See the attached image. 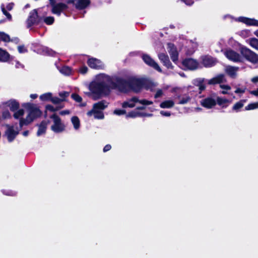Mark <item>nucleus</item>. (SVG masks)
Listing matches in <instances>:
<instances>
[{
    "label": "nucleus",
    "mask_w": 258,
    "mask_h": 258,
    "mask_svg": "<svg viewBox=\"0 0 258 258\" xmlns=\"http://www.w3.org/2000/svg\"><path fill=\"white\" fill-rule=\"evenodd\" d=\"M113 90L120 93L134 92L139 93L143 88L153 91L156 84L154 82H110Z\"/></svg>",
    "instance_id": "1"
},
{
    "label": "nucleus",
    "mask_w": 258,
    "mask_h": 258,
    "mask_svg": "<svg viewBox=\"0 0 258 258\" xmlns=\"http://www.w3.org/2000/svg\"><path fill=\"white\" fill-rule=\"evenodd\" d=\"M108 82L109 84H106L105 82H90L89 85L90 92L86 93V94L94 100L108 96L111 90H113L112 87V83Z\"/></svg>",
    "instance_id": "2"
},
{
    "label": "nucleus",
    "mask_w": 258,
    "mask_h": 258,
    "mask_svg": "<svg viewBox=\"0 0 258 258\" xmlns=\"http://www.w3.org/2000/svg\"><path fill=\"white\" fill-rule=\"evenodd\" d=\"M22 106L26 109L28 111V117L33 119L34 121L35 119L41 117L42 114V112L40 109L35 106V105L31 103H24L22 104Z\"/></svg>",
    "instance_id": "3"
},
{
    "label": "nucleus",
    "mask_w": 258,
    "mask_h": 258,
    "mask_svg": "<svg viewBox=\"0 0 258 258\" xmlns=\"http://www.w3.org/2000/svg\"><path fill=\"white\" fill-rule=\"evenodd\" d=\"M50 118L53 120L54 123L51 126V130L54 133H58L64 131L65 126L61 122V118L56 113H54L50 116Z\"/></svg>",
    "instance_id": "4"
},
{
    "label": "nucleus",
    "mask_w": 258,
    "mask_h": 258,
    "mask_svg": "<svg viewBox=\"0 0 258 258\" xmlns=\"http://www.w3.org/2000/svg\"><path fill=\"white\" fill-rule=\"evenodd\" d=\"M241 54L248 61L253 63H258V54L248 48L242 47L240 48Z\"/></svg>",
    "instance_id": "5"
},
{
    "label": "nucleus",
    "mask_w": 258,
    "mask_h": 258,
    "mask_svg": "<svg viewBox=\"0 0 258 258\" xmlns=\"http://www.w3.org/2000/svg\"><path fill=\"white\" fill-rule=\"evenodd\" d=\"M182 65L187 69L194 70L198 68L199 63L192 58H186L183 60Z\"/></svg>",
    "instance_id": "6"
},
{
    "label": "nucleus",
    "mask_w": 258,
    "mask_h": 258,
    "mask_svg": "<svg viewBox=\"0 0 258 258\" xmlns=\"http://www.w3.org/2000/svg\"><path fill=\"white\" fill-rule=\"evenodd\" d=\"M224 54L227 58L234 62L240 61L242 59V57L238 53L231 49L225 51Z\"/></svg>",
    "instance_id": "7"
},
{
    "label": "nucleus",
    "mask_w": 258,
    "mask_h": 258,
    "mask_svg": "<svg viewBox=\"0 0 258 258\" xmlns=\"http://www.w3.org/2000/svg\"><path fill=\"white\" fill-rule=\"evenodd\" d=\"M6 126L8 127V129L5 132V134L7 136L8 141L9 142H12L19 134V132L15 131L14 126L12 125L10 126L9 124H6Z\"/></svg>",
    "instance_id": "8"
},
{
    "label": "nucleus",
    "mask_w": 258,
    "mask_h": 258,
    "mask_svg": "<svg viewBox=\"0 0 258 258\" xmlns=\"http://www.w3.org/2000/svg\"><path fill=\"white\" fill-rule=\"evenodd\" d=\"M39 21L37 11L36 10H33L30 13L29 16L27 21L28 27H30L32 25L38 23Z\"/></svg>",
    "instance_id": "9"
},
{
    "label": "nucleus",
    "mask_w": 258,
    "mask_h": 258,
    "mask_svg": "<svg viewBox=\"0 0 258 258\" xmlns=\"http://www.w3.org/2000/svg\"><path fill=\"white\" fill-rule=\"evenodd\" d=\"M142 58L147 65L152 67L158 72H161V69L159 65L149 55L144 54L142 56Z\"/></svg>",
    "instance_id": "10"
},
{
    "label": "nucleus",
    "mask_w": 258,
    "mask_h": 258,
    "mask_svg": "<svg viewBox=\"0 0 258 258\" xmlns=\"http://www.w3.org/2000/svg\"><path fill=\"white\" fill-rule=\"evenodd\" d=\"M87 63L90 68L93 69H103L104 68V64L99 59L95 58L89 59Z\"/></svg>",
    "instance_id": "11"
},
{
    "label": "nucleus",
    "mask_w": 258,
    "mask_h": 258,
    "mask_svg": "<svg viewBox=\"0 0 258 258\" xmlns=\"http://www.w3.org/2000/svg\"><path fill=\"white\" fill-rule=\"evenodd\" d=\"M51 5L52 6V13L58 16L63 10L68 8V6L63 3L52 4Z\"/></svg>",
    "instance_id": "12"
},
{
    "label": "nucleus",
    "mask_w": 258,
    "mask_h": 258,
    "mask_svg": "<svg viewBox=\"0 0 258 258\" xmlns=\"http://www.w3.org/2000/svg\"><path fill=\"white\" fill-rule=\"evenodd\" d=\"M168 51L170 55L171 58L173 62L178 60V53L177 49L173 44L169 43L167 44Z\"/></svg>",
    "instance_id": "13"
},
{
    "label": "nucleus",
    "mask_w": 258,
    "mask_h": 258,
    "mask_svg": "<svg viewBox=\"0 0 258 258\" xmlns=\"http://www.w3.org/2000/svg\"><path fill=\"white\" fill-rule=\"evenodd\" d=\"M201 104L203 107L210 109L216 105V101L212 97H207L202 100Z\"/></svg>",
    "instance_id": "14"
},
{
    "label": "nucleus",
    "mask_w": 258,
    "mask_h": 258,
    "mask_svg": "<svg viewBox=\"0 0 258 258\" xmlns=\"http://www.w3.org/2000/svg\"><path fill=\"white\" fill-rule=\"evenodd\" d=\"M4 104L9 107L10 110L12 112L17 111L20 107L19 102L15 99H10L4 103Z\"/></svg>",
    "instance_id": "15"
},
{
    "label": "nucleus",
    "mask_w": 258,
    "mask_h": 258,
    "mask_svg": "<svg viewBox=\"0 0 258 258\" xmlns=\"http://www.w3.org/2000/svg\"><path fill=\"white\" fill-rule=\"evenodd\" d=\"M159 59L163 62V64L168 69H173V66L170 62L168 56L165 53H161L158 54Z\"/></svg>",
    "instance_id": "16"
},
{
    "label": "nucleus",
    "mask_w": 258,
    "mask_h": 258,
    "mask_svg": "<svg viewBox=\"0 0 258 258\" xmlns=\"http://www.w3.org/2000/svg\"><path fill=\"white\" fill-rule=\"evenodd\" d=\"M49 123V121L42 120L40 124H37L38 126V130L37 132V136H40L42 134L46 133L47 125Z\"/></svg>",
    "instance_id": "17"
},
{
    "label": "nucleus",
    "mask_w": 258,
    "mask_h": 258,
    "mask_svg": "<svg viewBox=\"0 0 258 258\" xmlns=\"http://www.w3.org/2000/svg\"><path fill=\"white\" fill-rule=\"evenodd\" d=\"M153 115L151 113H147L145 112H140L135 111H131L128 112L126 115V117L136 118L137 117H145V116H152Z\"/></svg>",
    "instance_id": "18"
},
{
    "label": "nucleus",
    "mask_w": 258,
    "mask_h": 258,
    "mask_svg": "<svg viewBox=\"0 0 258 258\" xmlns=\"http://www.w3.org/2000/svg\"><path fill=\"white\" fill-rule=\"evenodd\" d=\"M90 4V0H77L75 4V7L77 9L83 10L87 8Z\"/></svg>",
    "instance_id": "19"
},
{
    "label": "nucleus",
    "mask_w": 258,
    "mask_h": 258,
    "mask_svg": "<svg viewBox=\"0 0 258 258\" xmlns=\"http://www.w3.org/2000/svg\"><path fill=\"white\" fill-rule=\"evenodd\" d=\"M107 102L105 100H102L96 103H94L93 105V107L95 110L102 111L107 107L108 105L105 104Z\"/></svg>",
    "instance_id": "20"
},
{
    "label": "nucleus",
    "mask_w": 258,
    "mask_h": 258,
    "mask_svg": "<svg viewBox=\"0 0 258 258\" xmlns=\"http://www.w3.org/2000/svg\"><path fill=\"white\" fill-rule=\"evenodd\" d=\"M215 62V61L211 56H205L202 58V63L206 67H211Z\"/></svg>",
    "instance_id": "21"
},
{
    "label": "nucleus",
    "mask_w": 258,
    "mask_h": 258,
    "mask_svg": "<svg viewBox=\"0 0 258 258\" xmlns=\"http://www.w3.org/2000/svg\"><path fill=\"white\" fill-rule=\"evenodd\" d=\"M229 102L227 99L222 98L218 97L217 98L216 104L217 103L219 106H221L222 108H226L228 107V103Z\"/></svg>",
    "instance_id": "22"
},
{
    "label": "nucleus",
    "mask_w": 258,
    "mask_h": 258,
    "mask_svg": "<svg viewBox=\"0 0 258 258\" xmlns=\"http://www.w3.org/2000/svg\"><path fill=\"white\" fill-rule=\"evenodd\" d=\"M33 121V119L30 118L27 115L26 118L21 117L20 118L19 125L22 128L24 125H28Z\"/></svg>",
    "instance_id": "23"
},
{
    "label": "nucleus",
    "mask_w": 258,
    "mask_h": 258,
    "mask_svg": "<svg viewBox=\"0 0 258 258\" xmlns=\"http://www.w3.org/2000/svg\"><path fill=\"white\" fill-rule=\"evenodd\" d=\"M174 105V102L172 100H165L162 102L160 104V107L162 108H171Z\"/></svg>",
    "instance_id": "24"
},
{
    "label": "nucleus",
    "mask_w": 258,
    "mask_h": 258,
    "mask_svg": "<svg viewBox=\"0 0 258 258\" xmlns=\"http://www.w3.org/2000/svg\"><path fill=\"white\" fill-rule=\"evenodd\" d=\"M95 81H112L114 78L105 74H100L96 76Z\"/></svg>",
    "instance_id": "25"
},
{
    "label": "nucleus",
    "mask_w": 258,
    "mask_h": 258,
    "mask_svg": "<svg viewBox=\"0 0 258 258\" xmlns=\"http://www.w3.org/2000/svg\"><path fill=\"white\" fill-rule=\"evenodd\" d=\"M238 68L233 67H227L226 69V71L227 73L231 77L232 79H234L235 76H236V72L237 71Z\"/></svg>",
    "instance_id": "26"
},
{
    "label": "nucleus",
    "mask_w": 258,
    "mask_h": 258,
    "mask_svg": "<svg viewBox=\"0 0 258 258\" xmlns=\"http://www.w3.org/2000/svg\"><path fill=\"white\" fill-rule=\"evenodd\" d=\"M9 57V54L6 51L0 48V61L3 62L7 61Z\"/></svg>",
    "instance_id": "27"
},
{
    "label": "nucleus",
    "mask_w": 258,
    "mask_h": 258,
    "mask_svg": "<svg viewBox=\"0 0 258 258\" xmlns=\"http://www.w3.org/2000/svg\"><path fill=\"white\" fill-rule=\"evenodd\" d=\"M71 121L75 130H78L80 127V121L79 117L77 116H74L71 118Z\"/></svg>",
    "instance_id": "28"
},
{
    "label": "nucleus",
    "mask_w": 258,
    "mask_h": 258,
    "mask_svg": "<svg viewBox=\"0 0 258 258\" xmlns=\"http://www.w3.org/2000/svg\"><path fill=\"white\" fill-rule=\"evenodd\" d=\"M242 21L249 25L258 26V21L254 19H250L245 18H242Z\"/></svg>",
    "instance_id": "29"
},
{
    "label": "nucleus",
    "mask_w": 258,
    "mask_h": 258,
    "mask_svg": "<svg viewBox=\"0 0 258 258\" xmlns=\"http://www.w3.org/2000/svg\"><path fill=\"white\" fill-rule=\"evenodd\" d=\"M249 44L253 48L258 50V39L255 38L249 39L248 40Z\"/></svg>",
    "instance_id": "30"
},
{
    "label": "nucleus",
    "mask_w": 258,
    "mask_h": 258,
    "mask_svg": "<svg viewBox=\"0 0 258 258\" xmlns=\"http://www.w3.org/2000/svg\"><path fill=\"white\" fill-rule=\"evenodd\" d=\"M59 71L61 74L66 76H69L72 74V70L71 68L67 66L63 67L59 70Z\"/></svg>",
    "instance_id": "31"
},
{
    "label": "nucleus",
    "mask_w": 258,
    "mask_h": 258,
    "mask_svg": "<svg viewBox=\"0 0 258 258\" xmlns=\"http://www.w3.org/2000/svg\"><path fill=\"white\" fill-rule=\"evenodd\" d=\"M52 93H46L40 96V99L43 101H50L51 100Z\"/></svg>",
    "instance_id": "32"
},
{
    "label": "nucleus",
    "mask_w": 258,
    "mask_h": 258,
    "mask_svg": "<svg viewBox=\"0 0 258 258\" xmlns=\"http://www.w3.org/2000/svg\"><path fill=\"white\" fill-rule=\"evenodd\" d=\"M25 111L23 109H18L17 111L14 112L13 116L15 119H20V117L24 115Z\"/></svg>",
    "instance_id": "33"
},
{
    "label": "nucleus",
    "mask_w": 258,
    "mask_h": 258,
    "mask_svg": "<svg viewBox=\"0 0 258 258\" xmlns=\"http://www.w3.org/2000/svg\"><path fill=\"white\" fill-rule=\"evenodd\" d=\"M243 101L244 100H241L237 102H236L233 106L232 110H235L236 111H238L239 109L242 108L243 106Z\"/></svg>",
    "instance_id": "34"
},
{
    "label": "nucleus",
    "mask_w": 258,
    "mask_h": 258,
    "mask_svg": "<svg viewBox=\"0 0 258 258\" xmlns=\"http://www.w3.org/2000/svg\"><path fill=\"white\" fill-rule=\"evenodd\" d=\"M1 7V9H2L3 13L6 16L7 18L9 20H12V16L8 12V10H6L5 5L3 4H2Z\"/></svg>",
    "instance_id": "35"
},
{
    "label": "nucleus",
    "mask_w": 258,
    "mask_h": 258,
    "mask_svg": "<svg viewBox=\"0 0 258 258\" xmlns=\"http://www.w3.org/2000/svg\"><path fill=\"white\" fill-rule=\"evenodd\" d=\"M224 82H208V84L212 85V84H220V87L221 88L226 90H230L231 87L227 85H222L221 84V83H223Z\"/></svg>",
    "instance_id": "36"
},
{
    "label": "nucleus",
    "mask_w": 258,
    "mask_h": 258,
    "mask_svg": "<svg viewBox=\"0 0 258 258\" xmlns=\"http://www.w3.org/2000/svg\"><path fill=\"white\" fill-rule=\"evenodd\" d=\"M256 108H258V102L249 103L245 107L246 110H253Z\"/></svg>",
    "instance_id": "37"
},
{
    "label": "nucleus",
    "mask_w": 258,
    "mask_h": 258,
    "mask_svg": "<svg viewBox=\"0 0 258 258\" xmlns=\"http://www.w3.org/2000/svg\"><path fill=\"white\" fill-rule=\"evenodd\" d=\"M0 40L5 42H9L10 41V36L4 32H0Z\"/></svg>",
    "instance_id": "38"
},
{
    "label": "nucleus",
    "mask_w": 258,
    "mask_h": 258,
    "mask_svg": "<svg viewBox=\"0 0 258 258\" xmlns=\"http://www.w3.org/2000/svg\"><path fill=\"white\" fill-rule=\"evenodd\" d=\"M71 98L75 101L80 103L82 101V98L77 93H73L71 95Z\"/></svg>",
    "instance_id": "39"
},
{
    "label": "nucleus",
    "mask_w": 258,
    "mask_h": 258,
    "mask_svg": "<svg viewBox=\"0 0 258 258\" xmlns=\"http://www.w3.org/2000/svg\"><path fill=\"white\" fill-rule=\"evenodd\" d=\"M94 117L96 119H102L104 118V115L102 111L96 110Z\"/></svg>",
    "instance_id": "40"
},
{
    "label": "nucleus",
    "mask_w": 258,
    "mask_h": 258,
    "mask_svg": "<svg viewBox=\"0 0 258 258\" xmlns=\"http://www.w3.org/2000/svg\"><path fill=\"white\" fill-rule=\"evenodd\" d=\"M2 191L4 195L8 196H16L17 195L16 192L11 190L3 189Z\"/></svg>",
    "instance_id": "41"
},
{
    "label": "nucleus",
    "mask_w": 258,
    "mask_h": 258,
    "mask_svg": "<svg viewBox=\"0 0 258 258\" xmlns=\"http://www.w3.org/2000/svg\"><path fill=\"white\" fill-rule=\"evenodd\" d=\"M64 101V99H61L60 98L57 97H51V102L54 104H58L60 102Z\"/></svg>",
    "instance_id": "42"
},
{
    "label": "nucleus",
    "mask_w": 258,
    "mask_h": 258,
    "mask_svg": "<svg viewBox=\"0 0 258 258\" xmlns=\"http://www.w3.org/2000/svg\"><path fill=\"white\" fill-rule=\"evenodd\" d=\"M191 98L189 96H186L185 97H182L179 101L178 104H185L190 100Z\"/></svg>",
    "instance_id": "43"
},
{
    "label": "nucleus",
    "mask_w": 258,
    "mask_h": 258,
    "mask_svg": "<svg viewBox=\"0 0 258 258\" xmlns=\"http://www.w3.org/2000/svg\"><path fill=\"white\" fill-rule=\"evenodd\" d=\"M54 18L53 17H47L44 19V22L47 25H51L54 22Z\"/></svg>",
    "instance_id": "44"
},
{
    "label": "nucleus",
    "mask_w": 258,
    "mask_h": 258,
    "mask_svg": "<svg viewBox=\"0 0 258 258\" xmlns=\"http://www.w3.org/2000/svg\"><path fill=\"white\" fill-rule=\"evenodd\" d=\"M135 106V103H130L127 101H124L122 103V107L123 108H133Z\"/></svg>",
    "instance_id": "45"
},
{
    "label": "nucleus",
    "mask_w": 258,
    "mask_h": 258,
    "mask_svg": "<svg viewBox=\"0 0 258 258\" xmlns=\"http://www.w3.org/2000/svg\"><path fill=\"white\" fill-rule=\"evenodd\" d=\"M114 114L117 115H121L126 114V111L124 109H116L113 111Z\"/></svg>",
    "instance_id": "46"
},
{
    "label": "nucleus",
    "mask_w": 258,
    "mask_h": 258,
    "mask_svg": "<svg viewBox=\"0 0 258 258\" xmlns=\"http://www.w3.org/2000/svg\"><path fill=\"white\" fill-rule=\"evenodd\" d=\"M2 117L4 119L10 118L11 117V115L8 110H5L2 112Z\"/></svg>",
    "instance_id": "47"
},
{
    "label": "nucleus",
    "mask_w": 258,
    "mask_h": 258,
    "mask_svg": "<svg viewBox=\"0 0 258 258\" xmlns=\"http://www.w3.org/2000/svg\"><path fill=\"white\" fill-rule=\"evenodd\" d=\"M59 96L61 97V99H64V101H66V98L69 96V93L68 92L63 91L59 93Z\"/></svg>",
    "instance_id": "48"
},
{
    "label": "nucleus",
    "mask_w": 258,
    "mask_h": 258,
    "mask_svg": "<svg viewBox=\"0 0 258 258\" xmlns=\"http://www.w3.org/2000/svg\"><path fill=\"white\" fill-rule=\"evenodd\" d=\"M204 82H198V84H197V86H198L199 87L200 93H201L206 89V86L203 83Z\"/></svg>",
    "instance_id": "49"
},
{
    "label": "nucleus",
    "mask_w": 258,
    "mask_h": 258,
    "mask_svg": "<svg viewBox=\"0 0 258 258\" xmlns=\"http://www.w3.org/2000/svg\"><path fill=\"white\" fill-rule=\"evenodd\" d=\"M140 103L144 105H151L153 104V102L149 101L146 99H142L140 101Z\"/></svg>",
    "instance_id": "50"
},
{
    "label": "nucleus",
    "mask_w": 258,
    "mask_h": 258,
    "mask_svg": "<svg viewBox=\"0 0 258 258\" xmlns=\"http://www.w3.org/2000/svg\"><path fill=\"white\" fill-rule=\"evenodd\" d=\"M45 109L51 112H55V107L50 104H48L45 106Z\"/></svg>",
    "instance_id": "51"
},
{
    "label": "nucleus",
    "mask_w": 258,
    "mask_h": 258,
    "mask_svg": "<svg viewBox=\"0 0 258 258\" xmlns=\"http://www.w3.org/2000/svg\"><path fill=\"white\" fill-rule=\"evenodd\" d=\"M18 51L20 53H25L27 51V49L24 45H20L18 47Z\"/></svg>",
    "instance_id": "52"
},
{
    "label": "nucleus",
    "mask_w": 258,
    "mask_h": 258,
    "mask_svg": "<svg viewBox=\"0 0 258 258\" xmlns=\"http://www.w3.org/2000/svg\"><path fill=\"white\" fill-rule=\"evenodd\" d=\"M45 51L46 54H47L48 55H52V56H53L55 53V51H54L52 49H49L48 48H46L45 49Z\"/></svg>",
    "instance_id": "53"
},
{
    "label": "nucleus",
    "mask_w": 258,
    "mask_h": 258,
    "mask_svg": "<svg viewBox=\"0 0 258 258\" xmlns=\"http://www.w3.org/2000/svg\"><path fill=\"white\" fill-rule=\"evenodd\" d=\"M224 78L223 75H219L217 77L211 79L210 81H222Z\"/></svg>",
    "instance_id": "54"
},
{
    "label": "nucleus",
    "mask_w": 258,
    "mask_h": 258,
    "mask_svg": "<svg viewBox=\"0 0 258 258\" xmlns=\"http://www.w3.org/2000/svg\"><path fill=\"white\" fill-rule=\"evenodd\" d=\"M163 94V91L161 89H159L156 92V94L154 95L155 98H158L161 97Z\"/></svg>",
    "instance_id": "55"
},
{
    "label": "nucleus",
    "mask_w": 258,
    "mask_h": 258,
    "mask_svg": "<svg viewBox=\"0 0 258 258\" xmlns=\"http://www.w3.org/2000/svg\"><path fill=\"white\" fill-rule=\"evenodd\" d=\"M246 88H237L236 90L234 91L235 93H244L245 91Z\"/></svg>",
    "instance_id": "56"
},
{
    "label": "nucleus",
    "mask_w": 258,
    "mask_h": 258,
    "mask_svg": "<svg viewBox=\"0 0 258 258\" xmlns=\"http://www.w3.org/2000/svg\"><path fill=\"white\" fill-rule=\"evenodd\" d=\"M160 114L165 116H170L171 115V113L169 111H166L164 110H161L160 111Z\"/></svg>",
    "instance_id": "57"
},
{
    "label": "nucleus",
    "mask_w": 258,
    "mask_h": 258,
    "mask_svg": "<svg viewBox=\"0 0 258 258\" xmlns=\"http://www.w3.org/2000/svg\"><path fill=\"white\" fill-rule=\"evenodd\" d=\"M249 93L250 94L258 97V88L254 90L249 91Z\"/></svg>",
    "instance_id": "58"
},
{
    "label": "nucleus",
    "mask_w": 258,
    "mask_h": 258,
    "mask_svg": "<svg viewBox=\"0 0 258 258\" xmlns=\"http://www.w3.org/2000/svg\"><path fill=\"white\" fill-rule=\"evenodd\" d=\"M87 71H88V68H87V67L86 66H83V67H82L80 69V72L82 74H84L86 73H87Z\"/></svg>",
    "instance_id": "59"
},
{
    "label": "nucleus",
    "mask_w": 258,
    "mask_h": 258,
    "mask_svg": "<svg viewBox=\"0 0 258 258\" xmlns=\"http://www.w3.org/2000/svg\"><path fill=\"white\" fill-rule=\"evenodd\" d=\"M141 100H139L137 97L134 96L130 100V101H132L135 103L139 102L140 103Z\"/></svg>",
    "instance_id": "60"
},
{
    "label": "nucleus",
    "mask_w": 258,
    "mask_h": 258,
    "mask_svg": "<svg viewBox=\"0 0 258 258\" xmlns=\"http://www.w3.org/2000/svg\"><path fill=\"white\" fill-rule=\"evenodd\" d=\"M111 149V146L109 144H107L105 145L103 148V152H106L108 151H109Z\"/></svg>",
    "instance_id": "61"
},
{
    "label": "nucleus",
    "mask_w": 258,
    "mask_h": 258,
    "mask_svg": "<svg viewBox=\"0 0 258 258\" xmlns=\"http://www.w3.org/2000/svg\"><path fill=\"white\" fill-rule=\"evenodd\" d=\"M96 110L93 108L91 110L87 112V114L88 116H91L93 114L95 115Z\"/></svg>",
    "instance_id": "62"
},
{
    "label": "nucleus",
    "mask_w": 258,
    "mask_h": 258,
    "mask_svg": "<svg viewBox=\"0 0 258 258\" xmlns=\"http://www.w3.org/2000/svg\"><path fill=\"white\" fill-rule=\"evenodd\" d=\"M13 3H10L5 7L6 10H7L8 11H11L13 9Z\"/></svg>",
    "instance_id": "63"
},
{
    "label": "nucleus",
    "mask_w": 258,
    "mask_h": 258,
    "mask_svg": "<svg viewBox=\"0 0 258 258\" xmlns=\"http://www.w3.org/2000/svg\"><path fill=\"white\" fill-rule=\"evenodd\" d=\"M70 111L69 110H64L59 112V114L61 115H64L70 114Z\"/></svg>",
    "instance_id": "64"
}]
</instances>
